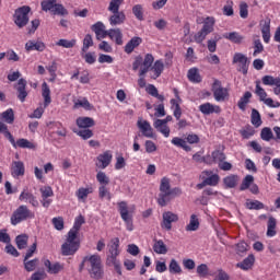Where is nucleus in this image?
Returning <instances> with one entry per match:
<instances>
[{
    "label": "nucleus",
    "instance_id": "nucleus-1",
    "mask_svg": "<svg viewBox=\"0 0 280 280\" xmlns=\"http://www.w3.org/2000/svg\"><path fill=\"white\" fill-rule=\"evenodd\" d=\"M153 65V66H152ZM133 71L139 70V75H145L148 71H152L153 74L151 78L153 80H156V78H161V73H163L165 69V63H163V60L159 59L154 62V56L152 54H147L143 57L137 56L135 58V61L132 63Z\"/></svg>",
    "mask_w": 280,
    "mask_h": 280
},
{
    "label": "nucleus",
    "instance_id": "nucleus-2",
    "mask_svg": "<svg viewBox=\"0 0 280 280\" xmlns=\"http://www.w3.org/2000/svg\"><path fill=\"white\" fill-rule=\"evenodd\" d=\"M180 194V189L173 188L170 185V178L163 177L160 184V194L158 197V203L160 207H167V203L174 198V196H178Z\"/></svg>",
    "mask_w": 280,
    "mask_h": 280
},
{
    "label": "nucleus",
    "instance_id": "nucleus-3",
    "mask_svg": "<svg viewBox=\"0 0 280 280\" xmlns=\"http://www.w3.org/2000/svg\"><path fill=\"white\" fill-rule=\"evenodd\" d=\"M83 264L86 265L88 272L92 279L100 280L104 277V267L102 266V256L94 254L91 256H85Z\"/></svg>",
    "mask_w": 280,
    "mask_h": 280
},
{
    "label": "nucleus",
    "instance_id": "nucleus-4",
    "mask_svg": "<svg viewBox=\"0 0 280 280\" xmlns=\"http://www.w3.org/2000/svg\"><path fill=\"white\" fill-rule=\"evenodd\" d=\"M108 253L106 260L107 266H114L116 270H119V268H121V264L117 260V256L119 255V237L110 240Z\"/></svg>",
    "mask_w": 280,
    "mask_h": 280
},
{
    "label": "nucleus",
    "instance_id": "nucleus-5",
    "mask_svg": "<svg viewBox=\"0 0 280 280\" xmlns=\"http://www.w3.org/2000/svg\"><path fill=\"white\" fill-rule=\"evenodd\" d=\"M32 218H34V212L27 209V206H20L11 215V224L16 226V224H21L25 220H32Z\"/></svg>",
    "mask_w": 280,
    "mask_h": 280
},
{
    "label": "nucleus",
    "instance_id": "nucleus-6",
    "mask_svg": "<svg viewBox=\"0 0 280 280\" xmlns=\"http://www.w3.org/2000/svg\"><path fill=\"white\" fill-rule=\"evenodd\" d=\"M78 248H80L78 236L68 233L67 241L61 245V254L65 257H69L70 255H75Z\"/></svg>",
    "mask_w": 280,
    "mask_h": 280
},
{
    "label": "nucleus",
    "instance_id": "nucleus-7",
    "mask_svg": "<svg viewBox=\"0 0 280 280\" xmlns=\"http://www.w3.org/2000/svg\"><path fill=\"white\" fill-rule=\"evenodd\" d=\"M255 95H257L259 102H262V104L269 106V108H280V103L268 97V93L264 88H261V83L259 81H256Z\"/></svg>",
    "mask_w": 280,
    "mask_h": 280
},
{
    "label": "nucleus",
    "instance_id": "nucleus-8",
    "mask_svg": "<svg viewBox=\"0 0 280 280\" xmlns=\"http://www.w3.org/2000/svg\"><path fill=\"white\" fill-rule=\"evenodd\" d=\"M118 211L120 213L121 220L125 221L127 231H132V210L128 209V202L120 201L118 202Z\"/></svg>",
    "mask_w": 280,
    "mask_h": 280
},
{
    "label": "nucleus",
    "instance_id": "nucleus-9",
    "mask_svg": "<svg viewBox=\"0 0 280 280\" xmlns=\"http://www.w3.org/2000/svg\"><path fill=\"white\" fill-rule=\"evenodd\" d=\"M30 7H22L15 11L14 23L18 27H25L30 23Z\"/></svg>",
    "mask_w": 280,
    "mask_h": 280
},
{
    "label": "nucleus",
    "instance_id": "nucleus-10",
    "mask_svg": "<svg viewBox=\"0 0 280 280\" xmlns=\"http://www.w3.org/2000/svg\"><path fill=\"white\" fill-rule=\"evenodd\" d=\"M212 93L215 102H226V100H229V90L223 88L219 80L213 82Z\"/></svg>",
    "mask_w": 280,
    "mask_h": 280
},
{
    "label": "nucleus",
    "instance_id": "nucleus-11",
    "mask_svg": "<svg viewBox=\"0 0 280 280\" xmlns=\"http://www.w3.org/2000/svg\"><path fill=\"white\" fill-rule=\"evenodd\" d=\"M138 130H140L141 135L143 137H147V139H155L154 137V129L152 128V125L143 118H138L137 121Z\"/></svg>",
    "mask_w": 280,
    "mask_h": 280
},
{
    "label": "nucleus",
    "instance_id": "nucleus-12",
    "mask_svg": "<svg viewBox=\"0 0 280 280\" xmlns=\"http://www.w3.org/2000/svg\"><path fill=\"white\" fill-rule=\"evenodd\" d=\"M233 65H238V71L246 75L248 73V57L242 52H236L233 56Z\"/></svg>",
    "mask_w": 280,
    "mask_h": 280
},
{
    "label": "nucleus",
    "instance_id": "nucleus-13",
    "mask_svg": "<svg viewBox=\"0 0 280 280\" xmlns=\"http://www.w3.org/2000/svg\"><path fill=\"white\" fill-rule=\"evenodd\" d=\"M110 163H113V151L110 150L101 153L96 158V167H98V170H106Z\"/></svg>",
    "mask_w": 280,
    "mask_h": 280
},
{
    "label": "nucleus",
    "instance_id": "nucleus-14",
    "mask_svg": "<svg viewBox=\"0 0 280 280\" xmlns=\"http://www.w3.org/2000/svg\"><path fill=\"white\" fill-rule=\"evenodd\" d=\"M178 222V214L166 211L162 214V229H165V231H172V223Z\"/></svg>",
    "mask_w": 280,
    "mask_h": 280
},
{
    "label": "nucleus",
    "instance_id": "nucleus-15",
    "mask_svg": "<svg viewBox=\"0 0 280 280\" xmlns=\"http://www.w3.org/2000/svg\"><path fill=\"white\" fill-rule=\"evenodd\" d=\"M42 194V205L45 209H49L51 206L52 200L49 198H52L54 196V189H51L50 186H44L39 189Z\"/></svg>",
    "mask_w": 280,
    "mask_h": 280
},
{
    "label": "nucleus",
    "instance_id": "nucleus-16",
    "mask_svg": "<svg viewBox=\"0 0 280 280\" xmlns=\"http://www.w3.org/2000/svg\"><path fill=\"white\" fill-rule=\"evenodd\" d=\"M45 49H47V46L40 39H30L25 44V50L28 52L30 51H45Z\"/></svg>",
    "mask_w": 280,
    "mask_h": 280
},
{
    "label": "nucleus",
    "instance_id": "nucleus-17",
    "mask_svg": "<svg viewBox=\"0 0 280 280\" xmlns=\"http://www.w3.org/2000/svg\"><path fill=\"white\" fill-rule=\"evenodd\" d=\"M92 32H94L96 36V40H102V38H106L108 31H106V25L102 22H96L91 26Z\"/></svg>",
    "mask_w": 280,
    "mask_h": 280
},
{
    "label": "nucleus",
    "instance_id": "nucleus-18",
    "mask_svg": "<svg viewBox=\"0 0 280 280\" xmlns=\"http://www.w3.org/2000/svg\"><path fill=\"white\" fill-rule=\"evenodd\" d=\"M201 178L206 179V184L210 187H215L220 183V175L213 174L211 171H203L201 173Z\"/></svg>",
    "mask_w": 280,
    "mask_h": 280
},
{
    "label": "nucleus",
    "instance_id": "nucleus-19",
    "mask_svg": "<svg viewBox=\"0 0 280 280\" xmlns=\"http://www.w3.org/2000/svg\"><path fill=\"white\" fill-rule=\"evenodd\" d=\"M44 266L49 275H58L65 270V265L60 262H50L49 259H44Z\"/></svg>",
    "mask_w": 280,
    "mask_h": 280
},
{
    "label": "nucleus",
    "instance_id": "nucleus-20",
    "mask_svg": "<svg viewBox=\"0 0 280 280\" xmlns=\"http://www.w3.org/2000/svg\"><path fill=\"white\" fill-rule=\"evenodd\" d=\"M11 174L14 178L25 175V164L22 161H13L11 165Z\"/></svg>",
    "mask_w": 280,
    "mask_h": 280
},
{
    "label": "nucleus",
    "instance_id": "nucleus-21",
    "mask_svg": "<svg viewBox=\"0 0 280 280\" xmlns=\"http://www.w3.org/2000/svg\"><path fill=\"white\" fill-rule=\"evenodd\" d=\"M124 23H126V13L124 11H118L109 16V25L113 27L124 25Z\"/></svg>",
    "mask_w": 280,
    "mask_h": 280
},
{
    "label": "nucleus",
    "instance_id": "nucleus-22",
    "mask_svg": "<svg viewBox=\"0 0 280 280\" xmlns=\"http://www.w3.org/2000/svg\"><path fill=\"white\" fill-rule=\"evenodd\" d=\"M27 86V81L25 79H20L18 81L16 91H18V98L20 102H25L27 97V91L25 90Z\"/></svg>",
    "mask_w": 280,
    "mask_h": 280
},
{
    "label": "nucleus",
    "instance_id": "nucleus-23",
    "mask_svg": "<svg viewBox=\"0 0 280 280\" xmlns=\"http://www.w3.org/2000/svg\"><path fill=\"white\" fill-rule=\"evenodd\" d=\"M107 36L110 40H115L116 45H124V34L119 28H110L107 31Z\"/></svg>",
    "mask_w": 280,
    "mask_h": 280
},
{
    "label": "nucleus",
    "instance_id": "nucleus-24",
    "mask_svg": "<svg viewBox=\"0 0 280 280\" xmlns=\"http://www.w3.org/2000/svg\"><path fill=\"white\" fill-rule=\"evenodd\" d=\"M260 30L264 43H270V19H265L260 22Z\"/></svg>",
    "mask_w": 280,
    "mask_h": 280
},
{
    "label": "nucleus",
    "instance_id": "nucleus-25",
    "mask_svg": "<svg viewBox=\"0 0 280 280\" xmlns=\"http://www.w3.org/2000/svg\"><path fill=\"white\" fill-rule=\"evenodd\" d=\"M199 110H200V113H202V115H212V113H217L218 114V113L222 112L220 106L213 105L211 103L201 104L199 106Z\"/></svg>",
    "mask_w": 280,
    "mask_h": 280
},
{
    "label": "nucleus",
    "instance_id": "nucleus-26",
    "mask_svg": "<svg viewBox=\"0 0 280 280\" xmlns=\"http://www.w3.org/2000/svg\"><path fill=\"white\" fill-rule=\"evenodd\" d=\"M222 161H226V155H224L220 150L212 152L211 156H207L205 159V163H209L210 165L213 163H218L219 165V163Z\"/></svg>",
    "mask_w": 280,
    "mask_h": 280
},
{
    "label": "nucleus",
    "instance_id": "nucleus-27",
    "mask_svg": "<svg viewBox=\"0 0 280 280\" xmlns=\"http://www.w3.org/2000/svg\"><path fill=\"white\" fill-rule=\"evenodd\" d=\"M126 165H128V163L126 162V158H124V153L116 152L114 163V168L116 170V172L125 170Z\"/></svg>",
    "mask_w": 280,
    "mask_h": 280
},
{
    "label": "nucleus",
    "instance_id": "nucleus-28",
    "mask_svg": "<svg viewBox=\"0 0 280 280\" xmlns=\"http://www.w3.org/2000/svg\"><path fill=\"white\" fill-rule=\"evenodd\" d=\"M172 108H174L173 115L175 119L180 120L183 110L180 109V96L176 95V98L171 100Z\"/></svg>",
    "mask_w": 280,
    "mask_h": 280
},
{
    "label": "nucleus",
    "instance_id": "nucleus-29",
    "mask_svg": "<svg viewBox=\"0 0 280 280\" xmlns=\"http://www.w3.org/2000/svg\"><path fill=\"white\" fill-rule=\"evenodd\" d=\"M42 95L44 97V108H47L51 104V90L45 82L42 84Z\"/></svg>",
    "mask_w": 280,
    "mask_h": 280
},
{
    "label": "nucleus",
    "instance_id": "nucleus-30",
    "mask_svg": "<svg viewBox=\"0 0 280 280\" xmlns=\"http://www.w3.org/2000/svg\"><path fill=\"white\" fill-rule=\"evenodd\" d=\"M142 43L140 37H132L125 46L126 54H132Z\"/></svg>",
    "mask_w": 280,
    "mask_h": 280
},
{
    "label": "nucleus",
    "instance_id": "nucleus-31",
    "mask_svg": "<svg viewBox=\"0 0 280 280\" xmlns=\"http://www.w3.org/2000/svg\"><path fill=\"white\" fill-rule=\"evenodd\" d=\"M187 78L189 82H194L195 84H199V82H202V77H200V72L198 71V68H191L188 70Z\"/></svg>",
    "mask_w": 280,
    "mask_h": 280
},
{
    "label": "nucleus",
    "instance_id": "nucleus-32",
    "mask_svg": "<svg viewBox=\"0 0 280 280\" xmlns=\"http://www.w3.org/2000/svg\"><path fill=\"white\" fill-rule=\"evenodd\" d=\"M77 126H79V128H93L95 120L91 117H79L77 119Z\"/></svg>",
    "mask_w": 280,
    "mask_h": 280
},
{
    "label": "nucleus",
    "instance_id": "nucleus-33",
    "mask_svg": "<svg viewBox=\"0 0 280 280\" xmlns=\"http://www.w3.org/2000/svg\"><path fill=\"white\" fill-rule=\"evenodd\" d=\"M84 222H85V220L82 215L77 217L74 220L73 228L68 233L70 235H74L75 237H78V233H79L80 229L82 228V224H84Z\"/></svg>",
    "mask_w": 280,
    "mask_h": 280
},
{
    "label": "nucleus",
    "instance_id": "nucleus-34",
    "mask_svg": "<svg viewBox=\"0 0 280 280\" xmlns=\"http://www.w3.org/2000/svg\"><path fill=\"white\" fill-rule=\"evenodd\" d=\"M276 229H277V219L270 217L267 225V236L275 237L277 235Z\"/></svg>",
    "mask_w": 280,
    "mask_h": 280
},
{
    "label": "nucleus",
    "instance_id": "nucleus-35",
    "mask_svg": "<svg viewBox=\"0 0 280 280\" xmlns=\"http://www.w3.org/2000/svg\"><path fill=\"white\" fill-rule=\"evenodd\" d=\"M253 264H255V256L249 255L242 262L237 264V268H241V270H250V268H253Z\"/></svg>",
    "mask_w": 280,
    "mask_h": 280
},
{
    "label": "nucleus",
    "instance_id": "nucleus-36",
    "mask_svg": "<svg viewBox=\"0 0 280 280\" xmlns=\"http://www.w3.org/2000/svg\"><path fill=\"white\" fill-rule=\"evenodd\" d=\"M223 183L225 187H228L229 189H233V187H236L237 183H240V177L237 175H229L223 178Z\"/></svg>",
    "mask_w": 280,
    "mask_h": 280
},
{
    "label": "nucleus",
    "instance_id": "nucleus-37",
    "mask_svg": "<svg viewBox=\"0 0 280 280\" xmlns=\"http://www.w3.org/2000/svg\"><path fill=\"white\" fill-rule=\"evenodd\" d=\"M153 250L156 255H166L167 254V246L162 240L155 241L153 245Z\"/></svg>",
    "mask_w": 280,
    "mask_h": 280
},
{
    "label": "nucleus",
    "instance_id": "nucleus-38",
    "mask_svg": "<svg viewBox=\"0 0 280 280\" xmlns=\"http://www.w3.org/2000/svg\"><path fill=\"white\" fill-rule=\"evenodd\" d=\"M200 228V221L198 220V215L191 214L189 223L186 225V231H198Z\"/></svg>",
    "mask_w": 280,
    "mask_h": 280
},
{
    "label": "nucleus",
    "instance_id": "nucleus-39",
    "mask_svg": "<svg viewBox=\"0 0 280 280\" xmlns=\"http://www.w3.org/2000/svg\"><path fill=\"white\" fill-rule=\"evenodd\" d=\"M213 25H215V20L213 18H207L201 28V32L207 35L211 34V32H213Z\"/></svg>",
    "mask_w": 280,
    "mask_h": 280
},
{
    "label": "nucleus",
    "instance_id": "nucleus-40",
    "mask_svg": "<svg viewBox=\"0 0 280 280\" xmlns=\"http://www.w3.org/2000/svg\"><path fill=\"white\" fill-rule=\"evenodd\" d=\"M13 148H23L28 150H34L36 148V144L32 141H12Z\"/></svg>",
    "mask_w": 280,
    "mask_h": 280
},
{
    "label": "nucleus",
    "instance_id": "nucleus-41",
    "mask_svg": "<svg viewBox=\"0 0 280 280\" xmlns=\"http://www.w3.org/2000/svg\"><path fill=\"white\" fill-rule=\"evenodd\" d=\"M250 97H253V93L245 92L244 95L238 101V108L241 110H246V104L250 102Z\"/></svg>",
    "mask_w": 280,
    "mask_h": 280
},
{
    "label": "nucleus",
    "instance_id": "nucleus-42",
    "mask_svg": "<svg viewBox=\"0 0 280 280\" xmlns=\"http://www.w3.org/2000/svg\"><path fill=\"white\" fill-rule=\"evenodd\" d=\"M122 3L124 0H110L107 8L108 12H112V14L119 12V8H121Z\"/></svg>",
    "mask_w": 280,
    "mask_h": 280
},
{
    "label": "nucleus",
    "instance_id": "nucleus-43",
    "mask_svg": "<svg viewBox=\"0 0 280 280\" xmlns=\"http://www.w3.org/2000/svg\"><path fill=\"white\" fill-rule=\"evenodd\" d=\"M147 93L149 95H152V97H156L160 102H163L165 100V96L163 94H159V90L153 84H150L147 89Z\"/></svg>",
    "mask_w": 280,
    "mask_h": 280
},
{
    "label": "nucleus",
    "instance_id": "nucleus-44",
    "mask_svg": "<svg viewBox=\"0 0 280 280\" xmlns=\"http://www.w3.org/2000/svg\"><path fill=\"white\" fill-rule=\"evenodd\" d=\"M224 37L228 38V40H231V43H235L236 45H240V43L244 40V36L240 35L237 32L229 33Z\"/></svg>",
    "mask_w": 280,
    "mask_h": 280
},
{
    "label": "nucleus",
    "instance_id": "nucleus-45",
    "mask_svg": "<svg viewBox=\"0 0 280 280\" xmlns=\"http://www.w3.org/2000/svg\"><path fill=\"white\" fill-rule=\"evenodd\" d=\"M168 270L171 275H180L183 272V268H180V265L176 259H172L168 266Z\"/></svg>",
    "mask_w": 280,
    "mask_h": 280
},
{
    "label": "nucleus",
    "instance_id": "nucleus-46",
    "mask_svg": "<svg viewBox=\"0 0 280 280\" xmlns=\"http://www.w3.org/2000/svg\"><path fill=\"white\" fill-rule=\"evenodd\" d=\"M3 121L7 124H14V109L9 108L1 114Z\"/></svg>",
    "mask_w": 280,
    "mask_h": 280
},
{
    "label": "nucleus",
    "instance_id": "nucleus-47",
    "mask_svg": "<svg viewBox=\"0 0 280 280\" xmlns=\"http://www.w3.org/2000/svg\"><path fill=\"white\" fill-rule=\"evenodd\" d=\"M252 124L255 126V128H259L261 126V114H259V110L252 109Z\"/></svg>",
    "mask_w": 280,
    "mask_h": 280
},
{
    "label": "nucleus",
    "instance_id": "nucleus-48",
    "mask_svg": "<svg viewBox=\"0 0 280 280\" xmlns=\"http://www.w3.org/2000/svg\"><path fill=\"white\" fill-rule=\"evenodd\" d=\"M174 145L176 148H182V150H185V152H191V144H194V141H173Z\"/></svg>",
    "mask_w": 280,
    "mask_h": 280
},
{
    "label": "nucleus",
    "instance_id": "nucleus-49",
    "mask_svg": "<svg viewBox=\"0 0 280 280\" xmlns=\"http://www.w3.org/2000/svg\"><path fill=\"white\" fill-rule=\"evenodd\" d=\"M57 0H43L42 1V10L44 12H52L56 7Z\"/></svg>",
    "mask_w": 280,
    "mask_h": 280
},
{
    "label": "nucleus",
    "instance_id": "nucleus-50",
    "mask_svg": "<svg viewBox=\"0 0 280 280\" xmlns=\"http://www.w3.org/2000/svg\"><path fill=\"white\" fill-rule=\"evenodd\" d=\"M75 43L77 40L75 39H59L56 45L58 47H65V49H72V47H75Z\"/></svg>",
    "mask_w": 280,
    "mask_h": 280
},
{
    "label": "nucleus",
    "instance_id": "nucleus-51",
    "mask_svg": "<svg viewBox=\"0 0 280 280\" xmlns=\"http://www.w3.org/2000/svg\"><path fill=\"white\" fill-rule=\"evenodd\" d=\"M38 267V259H33V260H25L24 258V268L27 272H34L36 268Z\"/></svg>",
    "mask_w": 280,
    "mask_h": 280
},
{
    "label": "nucleus",
    "instance_id": "nucleus-52",
    "mask_svg": "<svg viewBox=\"0 0 280 280\" xmlns=\"http://www.w3.org/2000/svg\"><path fill=\"white\" fill-rule=\"evenodd\" d=\"M15 242L20 250H23V248H27V235L22 234L16 236Z\"/></svg>",
    "mask_w": 280,
    "mask_h": 280
},
{
    "label": "nucleus",
    "instance_id": "nucleus-53",
    "mask_svg": "<svg viewBox=\"0 0 280 280\" xmlns=\"http://www.w3.org/2000/svg\"><path fill=\"white\" fill-rule=\"evenodd\" d=\"M96 180L100 183L101 186H106L110 183V178L108 177V175H106V173L102 171L96 174Z\"/></svg>",
    "mask_w": 280,
    "mask_h": 280
},
{
    "label": "nucleus",
    "instance_id": "nucleus-54",
    "mask_svg": "<svg viewBox=\"0 0 280 280\" xmlns=\"http://www.w3.org/2000/svg\"><path fill=\"white\" fill-rule=\"evenodd\" d=\"M80 107L85 108V110H91L93 108V106L91 105V103L86 98L78 100L74 103V108H80Z\"/></svg>",
    "mask_w": 280,
    "mask_h": 280
},
{
    "label": "nucleus",
    "instance_id": "nucleus-55",
    "mask_svg": "<svg viewBox=\"0 0 280 280\" xmlns=\"http://www.w3.org/2000/svg\"><path fill=\"white\" fill-rule=\"evenodd\" d=\"M90 47H93V36H91V34H88L83 39V47H82L83 54H86Z\"/></svg>",
    "mask_w": 280,
    "mask_h": 280
},
{
    "label": "nucleus",
    "instance_id": "nucleus-56",
    "mask_svg": "<svg viewBox=\"0 0 280 280\" xmlns=\"http://www.w3.org/2000/svg\"><path fill=\"white\" fill-rule=\"evenodd\" d=\"M89 194H93L91 188H79L77 191V198L79 200H86V198H89Z\"/></svg>",
    "mask_w": 280,
    "mask_h": 280
},
{
    "label": "nucleus",
    "instance_id": "nucleus-57",
    "mask_svg": "<svg viewBox=\"0 0 280 280\" xmlns=\"http://www.w3.org/2000/svg\"><path fill=\"white\" fill-rule=\"evenodd\" d=\"M253 183H255V177L253 175H247L241 185V191H245V189H248Z\"/></svg>",
    "mask_w": 280,
    "mask_h": 280
},
{
    "label": "nucleus",
    "instance_id": "nucleus-58",
    "mask_svg": "<svg viewBox=\"0 0 280 280\" xmlns=\"http://www.w3.org/2000/svg\"><path fill=\"white\" fill-rule=\"evenodd\" d=\"M98 196L100 198H106V200H112L113 198V195H110V190H108L106 186L98 187Z\"/></svg>",
    "mask_w": 280,
    "mask_h": 280
},
{
    "label": "nucleus",
    "instance_id": "nucleus-59",
    "mask_svg": "<svg viewBox=\"0 0 280 280\" xmlns=\"http://www.w3.org/2000/svg\"><path fill=\"white\" fill-rule=\"evenodd\" d=\"M154 128L158 129V132H161V135H163L165 138L170 137V127L167 125H160V126H156V121H154L153 124Z\"/></svg>",
    "mask_w": 280,
    "mask_h": 280
},
{
    "label": "nucleus",
    "instance_id": "nucleus-60",
    "mask_svg": "<svg viewBox=\"0 0 280 280\" xmlns=\"http://www.w3.org/2000/svg\"><path fill=\"white\" fill-rule=\"evenodd\" d=\"M54 14H57L59 16H66V14H69V12L67 11V9H65V7L62 4H58L56 3L52 11Z\"/></svg>",
    "mask_w": 280,
    "mask_h": 280
},
{
    "label": "nucleus",
    "instance_id": "nucleus-61",
    "mask_svg": "<svg viewBox=\"0 0 280 280\" xmlns=\"http://www.w3.org/2000/svg\"><path fill=\"white\" fill-rule=\"evenodd\" d=\"M261 51H264V44H261V39H255L253 56L257 57L259 54H261Z\"/></svg>",
    "mask_w": 280,
    "mask_h": 280
},
{
    "label": "nucleus",
    "instance_id": "nucleus-62",
    "mask_svg": "<svg viewBox=\"0 0 280 280\" xmlns=\"http://www.w3.org/2000/svg\"><path fill=\"white\" fill-rule=\"evenodd\" d=\"M77 135L79 137H81V139H91V137H93V131L89 128H83V129H80L79 131H77Z\"/></svg>",
    "mask_w": 280,
    "mask_h": 280
},
{
    "label": "nucleus",
    "instance_id": "nucleus-63",
    "mask_svg": "<svg viewBox=\"0 0 280 280\" xmlns=\"http://www.w3.org/2000/svg\"><path fill=\"white\" fill-rule=\"evenodd\" d=\"M132 12L138 21H143V7L141 4H136Z\"/></svg>",
    "mask_w": 280,
    "mask_h": 280
},
{
    "label": "nucleus",
    "instance_id": "nucleus-64",
    "mask_svg": "<svg viewBox=\"0 0 280 280\" xmlns=\"http://www.w3.org/2000/svg\"><path fill=\"white\" fill-rule=\"evenodd\" d=\"M260 137L262 141H270V139H273L272 129L265 127L261 130Z\"/></svg>",
    "mask_w": 280,
    "mask_h": 280
}]
</instances>
